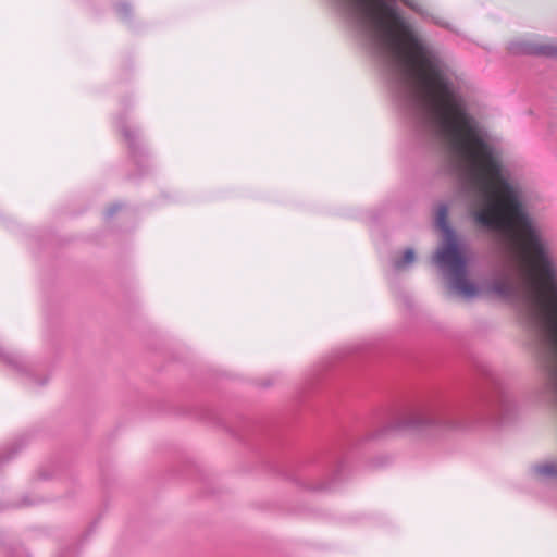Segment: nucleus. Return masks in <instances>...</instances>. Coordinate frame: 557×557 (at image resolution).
Instances as JSON below:
<instances>
[{
    "label": "nucleus",
    "mask_w": 557,
    "mask_h": 557,
    "mask_svg": "<svg viewBox=\"0 0 557 557\" xmlns=\"http://www.w3.org/2000/svg\"><path fill=\"white\" fill-rule=\"evenodd\" d=\"M517 270H504L488 290L515 304L523 326L535 337L537 396L557 404V262L553 255H517ZM534 481L557 483V456L530 467Z\"/></svg>",
    "instance_id": "1"
},
{
    "label": "nucleus",
    "mask_w": 557,
    "mask_h": 557,
    "mask_svg": "<svg viewBox=\"0 0 557 557\" xmlns=\"http://www.w3.org/2000/svg\"><path fill=\"white\" fill-rule=\"evenodd\" d=\"M448 207L441 203L436 210V226L443 233V242L436 250L433 262L450 278L451 287L467 299L479 294L478 286L467 278V260L463 256L455 231L447 221Z\"/></svg>",
    "instance_id": "2"
},
{
    "label": "nucleus",
    "mask_w": 557,
    "mask_h": 557,
    "mask_svg": "<svg viewBox=\"0 0 557 557\" xmlns=\"http://www.w3.org/2000/svg\"><path fill=\"white\" fill-rule=\"evenodd\" d=\"M466 425L456 409L448 406H421L407 409L395 417L384 433L395 431L422 432L429 429L456 430Z\"/></svg>",
    "instance_id": "3"
},
{
    "label": "nucleus",
    "mask_w": 557,
    "mask_h": 557,
    "mask_svg": "<svg viewBox=\"0 0 557 557\" xmlns=\"http://www.w3.org/2000/svg\"><path fill=\"white\" fill-rule=\"evenodd\" d=\"M484 406L492 417L505 422L515 411L516 401L507 389L499 387Z\"/></svg>",
    "instance_id": "4"
},
{
    "label": "nucleus",
    "mask_w": 557,
    "mask_h": 557,
    "mask_svg": "<svg viewBox=\"0 0 557 557\" xmlns=\"http://www.w3.org/2000/svg\"><path fill=\"white\" fill-rule=\"evenodd\" d=\"M508 49L512 54H534L557 58L556 45H539L527 40H517L510 42Z\"/></svg>",
    "instance_id": "5"
},
{
    "label": "nucleus",
    "mask_w": 557,
    "mask_h": 557,
    "mask_svg": "<svg viewBox=\"0 0 557 557\" xmlns=\"http://www.w3.org/2000/svg\"><path fill=\"white\" fill-rule=\"evenodd\" d=\"M115 12L122 22L127 23L131 21L133 8L128 2L120 1L115 5Z\"/></svg>",
    "instance_id": "6"
},
{
    "label": "nucleus",
    "mask_w": 557,
    "mask_h": 557,
    "mask_svg": "<svg viewBox=\"0 0 557 557\" xmlns=\"http://www.w3.org/2000/svg\"><path fill=\"white\" fill-rule=\"evenodd\" d=\"M416 260L414 250L412 248H407L404 252V256L399 260L394 261V268L396 270L404 269L408 265H411Z\"/></svg>",
    "instance_id": "7"
}]
</instances>
